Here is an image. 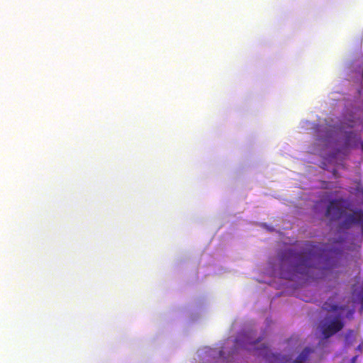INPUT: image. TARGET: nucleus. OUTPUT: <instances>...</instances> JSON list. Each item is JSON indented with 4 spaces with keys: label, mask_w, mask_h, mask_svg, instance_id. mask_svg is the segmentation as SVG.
Segmentation results:
<instances>
[{
    "label": "nucleus",
    "mask_w": 363,
    "mask_h": 363,
    "mask_svg": "<svg viewBox=\"0 0 363 363\" xmlns=\"http://www.w3.org/2000/svg\"><path fill=\"white\" fill-rule=\"evenodd\" d=\"M359 137L353 132H347L345 134V145L347 147H356L358 146Z\"/></svg>",
    "instance_id": "nucleus-5"
},
{
    "label": "nucleus",
    "mask_w": 363,
    "mask_h": 363,
    "mask_svg": "<svg viewBox=\"0 0 363 363\" xmlns=\"http://www.w3.org/2000/svg\"><path fill=\"white\" fill-rule=\"evenodd\" d=\"M300 250L287 248L280 255L281 277L294 281L296 277L316 279L328 276L336 267L337 249L329 248L328 244L314 245L306 241L298 245Z\"/></svg>",
    "instance_id": "nucleus-1"
},
{
    "label": "nucleus",
    "mask_w": 363,
    "mask_h": 363,
    "mask_svg": "<svg viewBox=\"0 0 363 363\" xmlns=\"http://www.w3.org/2000/svg\"><path fill=\"white\" fill-rule=\"evenodd\" d=\"M323 309L327 312L335 313V317L328 323H325L321 327V332L325 339H328L340 331L344 328L343 319L346 318H352L354 313V308H348L347 306H340L335 297L329 298L323 305Z\"/></svg>",
    "instance_id": "nucleus-2"
},
{
    "label": "nucleus",
    "mask_w": 363,
    "mask_h": 363,
    "mask_svg": "<svg viewBox=\"0 0 363 363\" xmlns=\"http://www.w3.org/2000/svg\"><path fill=\"white\" fill-rule=\"evenodd\" d=\"M357 123V121H352V120L348 119V123H347V125L350 127H354Z\"/></svg>",
    "instance_id": "nucleus-8"
},
{
    "label": "nucleus",
    "mask_w": 363,
    "mask_h": 363,
    "mask_svg": "<svg viewBox=\"0 0 363 363\" xmlns=\"http://www.w3.org/2000/svg\"><path fill=\"white\" fill-rule=\"evenodd\" d=\"M357 356H354L352 358V363H354L355 361L357 360Z\"/></svg>",
    "instance_id": "nucleus-10"
},
{
    "label": "nucleus",
    "mask_w": 363,
    "mask_h": 363,
    "mask_svg": "<svg viewBox=\"0 0 363 363\" xmlns=\"http://www.w3.org/2000/svg\"><path fill=\"white\" fill-rule=\"evenodd\" d=\"M262 348L255 347V352L257 355H261L266 357L269 354V348L264 344H262Z\"/></svg>",
    "instance_id": "nucleus-7"
},
{
    "label": "nucleus",
    "mask_w": 363,
    "mask_h": 363,
    "mask_svg": "<svg viewBox=\"0 0 363 363\" xmlns=\"http://www.w3.org/2000/svg\"><path fill=\"white\" fill-rule=\"evenodd\" d=\"M354 224H363V211L361 210L354 211L353 213L346 216L342 225L345 228H349Z\"/></svg>",
    "instance_id": "nucleus-4"
},
{
    "label": "nucleus",
    "mask_w": 363,
    "mask_h": 363,
    "mask_svg": "<svg viewBox=\"0 0 363 363\" xmlns=\"http://www.w3.org/2000/svg\"><path fill=\"white\" fill-rule=\"evenodd\" d=\"M342 213L341 201L338 199L330 201L325 211V216L331 220H337L341 218Z\"/></svg>",
    "instance_id": "nucleus-3"
},
{
    "label": "nucleus",
    "mask_w": 363,
    "mask_h": 363,
    "mask_svg": "<svg viewBox=\"0 0 363 363\" xmlns=\"http://www.w3.org/2000/svg\"><path fill=\"white\" fill-rule=\"evenodd\" d=\"M313 352V350L308 347L305 348L296 358V359L294 362V363H305L306 361L308 359L310 354Z\"/></svg>",
    "instance_id": "nucleus-6"
},
{
    "label": "nucleus",
    "mask_w": 363,
    "mask_h": 363,
    "mask_svg": "<svg viewBox=\"0 0 363 363\" xmlns=\"http://www.w3.org/2000/svg\"><path fill=\"white\" fill-rule=\"evenodd\" d=\"M350 335L351 336L353 335V330H350L348 331L347 334L346 335V338H347Z\"/></svg>",
    "instance_id": "nucleus-9"
},
{
    "label": "nucleus",
    "mask_w": 363,
    "mask_h": 363,
    "mask_svg": "<svg viewBox=\"0 0 363 363\" xmlns=\"http://www.w3.org/2000/svg\"><path fill=\"white\" fill-rule=\"evenodd\" d=\"M361 349H362L361 345H359V346L357 347V350H361Z\"/></svg>",
    "instance_id": "nucleus-12"
},
{
    "label": "nucleus",
    "mask_w": 363,
    "mask_h": 363,
    "mask_svg": "<svg viewBox=\"0 0 363 363\" xmlns=\"http://www.w3.org/2000/svg\"><path fill=\"white\" fill-rule=\"evenodd\" d=\"M360 144H361L362 150H363V141H362V142H361V143H360Z\"/></svg>",
    "instance_id": "nucleus-11"
}]
</instances>
